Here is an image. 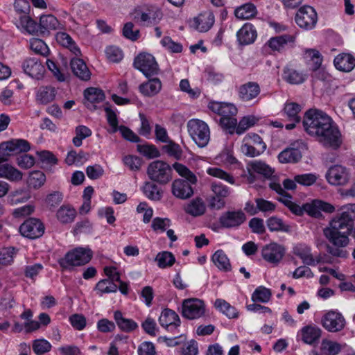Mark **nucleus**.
<instances>
[{"label":"nucleus","instance_id":"0e129e2a","mask_svg":"<svg viewBox=\"0 0 355 355\" xmlns=\"http://www.w3.org/2000/svg\"><path fill=\"white\" fill-rule=\"evenodd\" d=\"M86 174L89 179L97 180L103 175L104 169L101 165L96 164L86 168Z\"/></svg>","mask_w":355,"mask_h":355},{"label":"nucleus","instance_id":"864d4df0","mask_svg":"<svg viewBox=\"0 0 355 355\" xmlns=\"http://www.w3.org/2000/svg\"><path fill=\"white\" fill-rule=\"evenodd\" d=\"M167 144L162 147L163 150L169 156L180 159L182 157V150L181 147L178 144L175 143L172 140H168L166 142Z\"/></svg>","mask_w":355,"mask_h":355},{"label":"nucleus","instance_id":"3c124183","mask_svg":"<svg viewBox=\"0 0 355 355\" xmlns=\"http://www.w3.org/2000/svg\"><path fill=\"white\" fill-rule=\"evenodd\" d=\"M207 173L211 176L223 180L231 184L235 183L234 177L220 168L210 167L207 168Z\"/></svg>","mask_w":355,"mask_h":355},{"label":"nucleus","instance_id":"4be33fe9","mask_svg":"<svg viewBox=\"0 0 355 355\" xmlns=\"http://www.w3.org/2000/svg\"><path fill=\"white\" fill-rule=\"evenodd\" d=\"M295 41L294 35L284 34L282 35L271 37L266 44L272 51L281 52L288 44H293Z\"/></svg>","mask_w":355,"mask_h":355},{"label":"nucleus","instance_id":"72a5a7b5","mask_svg":"<svg viewBox=\"0 0 355 355\" xmlns=\"http://www.w3.org/2000/svg\"><path fill=\"white\" fill-rule=\"evenodd\" d=\"M114 318L119 328L124 332H130L138 327V324L132 319L125 318L120 311H116Z\"/></svg>","mask_w":355,"mask_h":355},{"label":"nucleus","instance_id":"ddd939ff","mask_svg":"<svg viewBox=\"0 0 355 355\" xmlns=\"http://www.w3.org/2000/svg\"><path fill=\"white\" fill-rule=\"evenodd\" d=\"M322 324L328 331L337 332L344 328L345 320L339 312L330 311L323 316Z\"/></svg>","mask_w":355,"mask_h":355},{"label":"nucleus","instance_id":"7ed1b4c3","mask_svg":"<svg viewBox=\"0 0 355 355\" xmlns=\"http://www.w3.org/2000/svg\"><path fill=\"white\" fill-rule=\"evenodd\" d=\"M173 167L185 180L177 179L173 182L171 185L172 193L179 199L189 198L193 194L191 185L197 182L196 175L180 163L175 162L173 164Z\"/></svg>","mask_w":355,"mask_h":355},{"label":"nucleus","instance_id":"dca6fc26","mask_svg":"<svg viewBox=\"0 0 355 355\" xmlns=\"http://www.w3.org/2000/svg\"><path fill=\"white\" fill-rule=\"evenodd\" d=\"M162 14L159 9L151 6L144 10L135 12V19L144 26L156 24L162 18Z\"/></svg>","mask_w":355,"mask_h":355},{"label":"nucleus","instance_id":"412c9836","mask_svg":"<svg viewBox=\"0 0 355 355\" xmlns=\"http://www.w3.org/2000/svg\"><path fill=\"white\" fill-rule=\"evenodd\" d=\"M71 69L73 73L83 81H87L91 78V71L83 60L74 58L71 60Z\"/></svg>","mask_w":355,"mask_h":355},{"label":"nucleus","instance_id":"c85d7f7f","mask_svg":"<svg viewBox=\"0 0 355 355\" xmlns=\"http://www.w3.org/2000/svg\"><path fill=\"white\" fill-rule=\"evenodd\" d=\"M248 170L250 173H257L266 178H270L274 170L264 162L260 160L251 161L248 164Z\"/></svg>","mask_w":355,"mask_h":355},{"label":"nucleus","instance_id":"79ce46f5","mask_svg":"<svg viewBox=\"0 0 355 355\" xmlns=\"http://www.w3.org/2000/svg\"><path fill=\"white\" fill-rule=\"evenodd\" d=\"M57 218L62 223H69L74 220L76 211L67 206H62L57 211Z\"/></svg>","mask_w":355,"mask_h":355},{"label":"nucleus","instance_id":"e433bc0d","mask_svg":"<svg viewBox=\"0 0 355 355\" xmlns=\"http://www.w3.org/2000/svg\"><path fill=\"white\" fill-rule=\"evenodd\" d=\"M56 40L62 46L69 49L75 55H80V49L69 34L64 32H59L56 34Z\"/></svg>","mask_w":355,"mask_h":355},{"label":"nucleus","instance_id":"58836bf2","mask_svg":"<svg viewBox=\"0 0 355 355\" xmlns=\"http://www.w3.org/2000/svg\"><path fill=\"white\" fill-rule=\"evenodd\" d=\"M205 205L202 199L200 198L192 200L185 208V211L187 214L195 217L202 215L205 212Z\"/></svg>","mask_w":355,"mask_h":355},{"label":"nucleus","instance_id":"5701e85b","mask_svg":"<svg viewBox=\"0 0 355 355\" xmlns=\"http://www.w3.org/2000/svg\"><path fill=\"white\" fill-rule=\"evenodd\" d=\"M293 253L300 257L304 263L315 266L320 261V259H315L311 254V248L305 244H298L293 248Z\"/></svg>","mask_w":355,"mask_h":355},{"label":"nucleus","instance_id":"bf43d9fd","mask_svg":"<svg viewBox=\"0 0 355 355\" xmlns=\"http://www.w3.org/2000/svg\"><path fill=\"white\" fill-rule=\"evenodd\" d=\"M241 151L248 157H256L261 155L263 150V146H254L250 142H246L241 146Z\"/></svg>","mask_w":355,"mask_h":355},{"label":"nucleus","instance_id":"7c9ffc66","mask_svg":"<svg viewBox=\"0 0 355 355\" xmlns=\"http://www.w3.org/2000/svg\"><path fill=\"white\" fill-rule=\"evenodd\" d=\"M283 79L292 85H299L305 81L306 75L293 68L285 67L283 71Z\"/></svg>","mask_w":355,"mask_h":355},{"label":"nucleus","instance_id":"37998d69","mask_svg":"<svg viewBox=\"0 0 355 355\" xmlns=\"http://www.w3.org/2000/svg\"><path fill=\"white\" fill-rule=\"evenodd\" d=\"M304 55L305 58L310 62V69L312 71L318 70L322 61L320 52L315 49H306Z\"/></svg>","mask_w":355,"mask_h":355},{"label":"nucleus","instance_id":"f8f14e48","mask_svg":"<svg viewBox=\"0 0 355 355\" xmlns=\"http://www.w3.org/2000/svg\"><path fill=\"white\" fill-rule=\"evenodd\" d=\"M326 178L332 185H345L349 181L350 174L347 168L341 165H334L327 171Z\"/></svg>","mask_w":355,"mask_h":355},{"label":"nucleus","instance_id":"774afa93","mask_svg":"<svg viewBox=\"0 0 355 355\" xmlns=\"http://www.w3.org/2000/svg\"><path fill=\"white\" fill-rule=\"evenodd\" d=\"M123 160L124 164L132 171H139L142 164L141 159L133 155L125 156Z\"/></svg>","mask_w":355,"mask_h":355},{"label":"nucleus","instance_id":"603ef678","mask_svg":"<svg viewBox=\"0 0 355 355\" xmlns=\"http://www.w3.org/2000/svg\"><path fill=\"white\" fill-rule=\"evenodd\" d=\"M117 286L108 279L99 281L95 287V289L99 293L100 295L103 293H114L117 291Z\"/></svg>","mask_w":355,"mask_h":355},{"label":"nucleus","instance_id":"423d86ee","mask_svg":"<svg viewBox=\"0 0 355 355\" xmlns=\"http://www.w3.org/2000/svg\"><path fill=\"white\" fill-rule=\"evenodd\" d=\"M188 132L195 143L200 148L205 147L210 139L207 124L199 119H191L187 123Z\"/></svg>","mask_w":355,"mask_h":355},{"label":"nucleus","instance_id":"e2e57ef3","mask_svg":"<svg viewBox=\"0 0 355 355\" xmlns=\"http://www.w3.org/2000/svg\"><path fill=\"white\" fill-rule=\"evenodd\" d=\"M162 45L172 53H180L182 51V46L178 42L172 40L170 37H164L161 40Z\"/></svg>","mask_w":355,"mask_h":355},{"label":"nucleus","instance_id":"aec40b11","mask_svg":"<svg viewBox=\"0 0 355 355\" xmlns=\"http://www.w3.org/2000/svg\"><path fill=\"white\" fill-rule=\"evenodd\" d=\"M24 72L32 78H40L44 71V67L38 58H27L23 63Z\"/></svg>","mask_w":355,"mask_h":355},{"label":"nucleus","instance_id":"5fc2aeb1","mask_svg":"<svg viewBox=\"0 0 355 355\" xmlns=\"http://www.w3.org/2000/svg\"><path fill=\"white\" fill-rule=\"evenodd\" d=\"M51 343L45 339H37L33 341V350L37 355H43L51 349Z\"/></svg>","mask_w":355,"mask_h":355},{"label":"nucleus","instance_id":"f257e3e1","mask_svg":"<svg viewBox=\"0 0 355 355\" xmlns=\"http://www.w3.org/2000/svg\"><path fill=\"white\" fill-rule=\"evenodd\" d=\"M355 204L342 206L323 229L324 237L332 244H327V252L333 257L345 258L347 247L350 242L349 236L355 239Z\"/></svg>","mask_w":355,"mask_h":355},{"label":"nucleus","instance_id":"c9c22d12","mask_svg":"<svg viewBox=\"0 0 355 355\" xmlns=\"http://www.w3.org/2000/svg\"><path fill=\"white\" fill-rule=\"evenodd\" d=\"M193 26L200 32L209 31L214 23V17L212 14L200 15L193 20Z\"/></svg>","mask_w":355,"mask_h":355},{"label":"nucleus","instance_id":"20e7f679","mask_svg":"<svg viewBox=\"0 0 355 355\" xmlns=\"http://www.w3.org/2000/svg\"><path fill=\"white\" fill-rule=\"evenodd\" d=\"M146 173L151 181L159 184H166L172 180L171 167L162 160H155L150 163Z\"/></svg>","mask_w":355,"mask_h":355},{"label":"nucleus","instance_id":"6ab92c4d","mask_svg":"<svg viewBox=\"0 0 355 355\" xmlns=\"http://www.w3.org/2000/svg\"><path fill=\"white\" fill-rule=\"evenodd\" d=\"M159 322L162 327L172 331L180 325V319L174 311L165 309L159 318Z\"/></svg>","mask_w":355,"mask_h":355},{"label":"nucleus","instance_id":"c756f323","mask_svg":"<svg viewBox=\"0 0 355 355\" xmlns=\"http://www.w3.org/2000/svg\"><path fill=\"white\" fill-rule=\"evenodd\" d=\"M155 182L153 181L146 182L141 187V190L148 199L159 201L162 198L163 191Z\"/></svg>","mask_w":355,"mask_h":355},{"label":"nucleus","instance_id":"c03bdc74","mask_svg":"<svg viewBox=\"0 0 355 355\" xmlns=\"http://www.w3.org/2000/svg\"><path fill=\"white\" fill-rule=\"evenodd\" d=\"M46 181V176L42 171H33L30 173L28 178V187L35 189L40 188Z\"/></svg>","mask_w":355,"mask_h":355},{"label":"nucleus","instance_id":"39448f33","mask_svg":"<svg viewBox=\"0 0 355 355\" xmlns=\"http://www.w3.org/2000/svg\"><path fill=\"white\" fill-rule=\"evenodd\" d=\"M92 258V252L89 248H76L68 252L63 259L59 261L60 266L64 269L80 266L89 262Z\"/></svg>","mask_w":355,"mask_h":355},{"label":"nucleus","instance_id":"4468645a","mask_svg":"<svg viewBox=\"0 0 355 355\" xmlns=\"http://www.w3.org/2000/svg\"><path fill=\"white\" fill-rule=\"evenodd\" d=\"M304 212L310 216L320 218L322 217V211L325 213H333L335 207L331 204L320 200H313L311 202L304 205Z\"/></svg>","mask_w":355,"mask_h":355},{"label":"nucleus","instance_id":"8fccbe9b","mask_svg":"<svg viewBox=\"0 0 355 355\" xmlns=\"http://www.w3.org/2000/svg\"><path fill=\"white\" fill-rule=\"evenodd\" d=\"M271 295L272 293L270 289L264 286H259L253 292L252 300L254 302L266 303L270 300Z\"/></svg>","mask_w":355,"mask_h":355},{"label":"nucleus","instance_id":"69168bd1","mask_svg":"<svg viewBox=\"0 0 355 355\" xmlns=\"http://www.w3.org/2000/svg\"><path fill=\"white\" fill-rule=\"evenodd\" d=\"M134 24L132 22L125 24L123 28V35L132 41H136L139 37V31L133 30Z\"/></svg>","mask_w":355,"mask_h":355},{"label":"nucleus","instance_id":"052dcab7","mask_svg":"<svg viewBox=\"0 0 355 355\" xmlns=\"http://www.w3.org/2000/svg\"><path fill=\"white\" fill-rule=\"evenodd\" d=\"M30 48L35 53L40 55H45L49 51L44 42L37 38H33L30 40Z\"/></svg>","mask_w":355,"mask_h":355},{"label":"nucleus","instance_id":"4c0bfd02","mask_svg":"<svg viewBox=\"0 0 355 355\" xmlns=\"http://www.w3.org/2000/svg\"><path fill=\"white\" fill-rule=\"evenodd\" d=\"M55 96V89L51 86L40 87L36 94L37 101L41 104H47L51 102Z\"/></svg>","mask_w":355,"mask_h":355},{"label":"nucleus","instance_id":"4d7b16f0","mask_svg":"<svg viewBox=\"0 0 355 355\" xmlns=\"http://www.w3.org/2000/svg\"><path fill=\"white\" fill-rule=\"evenodd\" d=\"M21 26L30 34H36L40 32L39 25L28 16H23L20 19Z\"/></svg>","mask_w":355,"mask_h":355},{"label":"nucleus","instance_id":"b1692460","mask_svg":"<svg viewBox=\"0 0 355 355\" xmlns=\"http://www.w3.org/2000/svg\"><path fill=\"white\" fill-rule=\"evenodd\" d=\"M236 36L240 44L248 45L254 42L257 31L252 24L247 23L237 32Z\"/></svg>","mask_w":355,"mask_h":355},{"label":"nucleus","instance_id":"a211bd4d","mask_svg":"<svg viewBox=\"0 0 355 355\" xmlns=\"http://www.w3.org/2000/svg\"><path fill=\"white\" fill-rule=\"evenodd\" d=\"M260 92V86L256 82L246 83L241 85L238 89L239 98L243 102H249L255 99Z\"/></svg>","mask_w":355,"mask_h":355},{"label":"nucleus","instance_id":"9d476101","mask_svg":"<svg viewBox=\"0 0 355 355\" xmlns=\"http://www.w3.org/2000/svg\"><path fill=\"white\" fill-rule=\"evenodd\" d=\"M205 306L204 302L198 298H190L183 301V317L193 320L200 318L205 314Z\"/></svg>","mask_w":355,"mask_h":355},{"label":"nucleus","instance_id":"a18cd8bd","mask_svg":"<svg viewBox=\"0 0 355 355\" xmlns=\"http://www.w3.org/2000/svg\"><path fill=\"white\" fill-rule=\"evenodd\" d=\"M155 261L157 262L159 268H165L172 266L175 261V258L171 252L163 251L157 254Z\"/></svg>","mask_w":355,"mask_h":355},{"label":"nucleus","instance_id":"ea45409f","mask_svg":"<svg viewBox=\"0 0 355 355\" xmlns=\"http://www.w3.org/2000/svg\"><path fill=\"white\" fill-rule=\"evenodd\" d=\"M257 12L256 6L251 3H248L236 8L234 15L239 19H248L254 17Z\"/></svg>","mask_w":355,"mask_h":355},{"label":"nucleus","instance_id":"bb28decb","mask_svg":"<svg viewBox=\"0 0 355 355\" xmlns=\"http://www.w3.org/2000/svg\"><path fill=\"white\" fill-rule=\"evenodd\" d=\"M60 26L59 21L53 15H42L40 19V33L42 35H48L49 31L57 30Z\"/></svg>","mask_w":355,"mask_h":355},{"label":"nucleus","instance_id":"9b49d317","mask_svg":"<svg viewBox=\"0 0 355 355\" xmlns=\"http://www.w3.org/2000/svg\"><path fill=\"white\" fill-rule=\"evenodd\" d=\"M19 232L25 237L35 239L43 235L44 226L39 219L30 218L20 225Z\"/></svg>","mask_w":355,"mask_h":355},{"label":"nucleus","instance_id":"680f3d73","mask_svg":"<svg viewBox=\"0 0 355 355\" xmlns=\"http://www.w3.org/2000/svg\"><path fill=\"white\" fill-rule=\"evenodd\" d=\"M63 195L60 191H53L49 194L46 198V203L49 209L57 207L62 201Z\"/></svg>","mask_w":355,"mask_h":355},{"label":"nucleus","instance_id":"f3484780","mask_svg":"<svg viewBox=\"0 0 355 355\" xmlns=\"http://www.w3.org/2000/svg\"><path fill=\"white\" fill-rule=\"evenodd\" d=\"M284 253V248L275 243L266 245L261 250L263 259L272 264L278 263L283 258Z\"/></svg>","mask_w":355,"mask_h":355},{"label":"nucleus","instance_id":"0eeeda50","mask_svg":"<svg viewBox=\"0 0 355 355\" xmlns=\"http://www.w3.org/2000/svg\"><path fill=\"white\" fill-rule=\"evenodd\" d=\"M133 65L135 69L141 71L146 77H150L158 73L159 68L155 58L150 53H141L134 60Z\"/></svg>","mask_w":355,"mask_h":355},{"label":"nucleus","instance_id":"de8ad7c7","mask_svg":"<svg viewBox=\"0 0 355 355\" xmlns=\"http://www.w3.org/2000/svg\"><path fill=\"white\" fill-rule=\"evenodd\" d=\"M301 110V107L296 103H288L284 106V113L291 121L300 122V116L299 112Z\"/></svg>","mask_w":355,"mask_h":355},{"label":"nucleus","instance_id":"2eb2a0df","mask_svg":"<svg viewBox=\"0 0 355 355\" xmlns=\"http://www.w3.org/2000/svg\"><path fill=\"white\" fill-rule=\"evenodd\" d=\"M246 220V216L242 210L228 211L223 213L219 223L224 228H236L243 224Z\"/></svg>","mask_w":355,"mask_h":355},{"label":"nucleus","instance_id":"a878e982","mask_svg":"<svg viewBox=\"0 0 355 355\" xmlns=\"http://www.w3.org/2000/svg\"><path fill=\"white\" fill-rule=\"evenodd\" d=\"M162 89V83L157 78L149 79L139 87V92L145 96L152 97L157 94Z\"/></svg>","mask_w":355,"mask_h":355},{"label":"nucleus","instance_id":"f704fd0d","mask_svg":"<svg viewBox=\"0 0 355 355\" xmlns=\"http://www.w3.org/2000/svg\"><path fill=\"white\" fill-rule=\"evenodd\" d=\"M302 153L297 148H288L282 151L278 156L282 163H296L302 158Z\"/></svg>","mask_w":355,"mask_h":355},{"label":"nucleus","instance_id":"49530a36","mask_svg":"<svg viewBox=\"0 0 355 355\" xmlns=\"http://www.w3.org/2000/svg\"><path fill=\"white\" fill-rule=\"evenodd\" d=\"M89 158V154L80 151L77 153L75 150H71L68 153L65 162L68 165L72 164H82L84 162L87 161Z\"/></svg>","mask_w":355,"mask_h":355},{"label":"nucleus","instance_id":"473e14b6","mask_svg":"<svg viewBox=\"0 0 355 355\" xmlns=\"http://www.w3.org/2000/svg\"><path fill=\"white\" fill-rule=\"evenodd\" d=\"M302 340L306 344L312 345L321 336V329L311 325L305 326L301 329Z\"/></svg>","mask_w":355,"mask_h":355},{"label":"nucleus","instance_id":"338daca9","mask_svg":"<svg viewBox=\"0 0 355 355\" xmlns=\"http://www.w3.org/2000/svg\"><path fill=\"white\" fill-rule=\"evenodd\" d=\"M105 54L107 59L113 62L121 61L123 57L122 51L116 46L107 47L105 50Z\"/></svg>","mask_w":355,"mask_h":355},{"label":"nucleus","instance_id":"6e6d98bb","mask_svg":"<svg viewBox=\"0 0 355 355\" xmlns=\"http://www.w3.org/2000/svg\"><path fill=\"white\" fill-rule=\"evenodd\" d=\"M137 150L148 158H156L159 157L160 153L154 145L144 144L137 145Z\"/></svg>","mask_w":355,"mask_h":355},{"label":"nucleus","instance_id":"13d9d810","mask_svg":"<svg viewBox=\"0 0 355 355\" xmlns=\"http://www.w3.org/2000/svg\"><path fill=\"white\" fill-rule=\"evenodd\" d=\"M257 121V119L254 116H244L239 123L236 128V133L242 134L247 129L253 126Z\"/></svg>","mask_w":355,"mask_h":355},{"label":"nucleus","instance_id":"6e6552de","mask_svg":"<svg viewBox=\"0 0 355 355\" xmlns=\"http://www.w3.org/2000/svg\"><path fill=\"white\" fill-rule=\"evenodd\" d=\"M210 189L213 195L208 199V205L212 209L219 210L225 205V198L229 196V189L221 183L216 182L211 183Z\"/></svg>","mask_w":355,"mask_h":355},{"label":"nucleus","instance_id":"1a4fd4ad","mask_svg":"<svg viewBox=\"0 0 355 355\" xmlns=\"http://www.w3.org/2000/svg\"><path fill=\"white\" fill-rule=\"evenodd\" d=\"M296 24L302 29H313L318 21V15L313 8L305 6L300 8L295 17Z\"/></svg>","mask_w":355,"mask_h":355},{"label":"nucleus","instance_id":"cd10ccee","mask_svg":"<svg viewBox=\"0 0 355 355\" xmlns=\"http://www.w3.org/2000/svg\"><path fill=\"white\" fill-rule=\"evenodd\" d=\"M84 96L86 100L85 105L88 108H91L94 103L103 101L105 97L103 90L95 87H89L85 89Z\"/></svg>","mask_w":355,"mask_h":355},{"label":"nucleus","instance_id":"2f4dec72","mask_svg":"<svg viewBox=\"0 0 355 355\" xmlns=\"http://www.w3.org/2000/svg\"><path fill=\"white\" fill-rule=\"evenodd\" d=\"M211 260L220 270L228 272L232 270L230 261L223 250H216L212 255Z\"/></svg>","mask_w":355,"mask_h":355},{"label":"nucleus","instance_id":"393cba45","mask_svg":"<svg viewBox=\"0 0 355 355\" xmlns=\"http://www.w3.org/2000/svg\"><path fill=\"white\" fill-rule=\"evenodd\" d=\"M334 63L337 69L349 72L355 67V58L350 54L342 53L335 58Z\"/></svg>","mask_w":355,"mask_h":355},{"label":"nucleus","instance_id":"09e8293b","mask_svg":"<svg viewBox=\"0 0 355 355\" xmlns=\"http://www.w3.org/2000/svg\"><path fill=\"white\" fill-rule=\"evenodd\" d=\"M342 348L340 343L327 339L323 340L321 343V350L326 355H337L340 352Z\"/></svg>","mask_w":355,"mask_h":355},{"label":"nucleus","instance_id":"f03ea898","mask_svg":"<svg viewBox=\"0 0 355 355\" xmlns=\"http://www.w3.org/2000/svg\"><path fill=\"white\" fill-rule=\"evenodd\" d=\"M303 126L309 135L315 137L323 146L334 149L340 147V132L331 119L322 111L308 110L304 116Z\"/></svg>","mask_w":355,"mask_h":355},{"label":"nucleus","instance_id":"a19ab883","mask_svg":"<svg viewBox=\"0 0 355 355\" xmlns=\"http://www.w3.org/2000/svg\"><path fill=\"white\" fill-rule=\"evenodd\" d=\"M214 306L229 318H236L239 315L236 308L224 300L217 299L215 301Z\"/></svg>","mask_w":355,"mask_h":355}]
</instances>
